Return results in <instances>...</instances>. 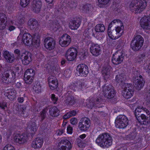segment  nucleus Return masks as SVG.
I'll use <instances>...</instances> for the list:
<instances>
[{"label":"nucleus","mask_w":150,"mask_h":150,"mask_svg":"<svg viewBox=\"0 0 150 150\" xmlns=\"http://www.w3.org/2000/svg\"><path fill=\"white\" fill-rule=\"evenodd\" d=\"M35 74L34 70L33 69H28L26 71L24 75L34 77Z\"/></svg>","instance_id":"nucleus-41"},{"label":"nucleus","mask_w":150,"mask_h":150,"mask_svg":"<svg viewBox=\"0 0 150 150\" xmlns=\"http://www.w3.org/2000/svg\"><path fill=\"white\" fill-rule=\"evenodd\" d=\"M98 6L100 7H103L108 4L110 0H97Z\"/></svg>","instance_id":"nucleus-42"},{"label":"nucleus","mask_w":150,"mask_h":150,"mask_svg":"<svg viewBox=\"0 0 150 150\" xmlns=\"http://www.w3.org/2000/svg\"><path fill=\"white\" fill-rule=\"evenodd\" d=\"M45 48L49 50L54 49L56 45V41L53 38L47 37L45 38L44 41Z\"/></svg>","instance_id":"nucleus-13"},{"label":"nucleus","mask_w":150,"mask_h":150,"mask_svg":"<svg viewBox=\"0 0 150 150\" xmlns=\"http://www.w3.org/2000/svg\"><path fill=\"white\" fill-rule=\"evenodd\" d=\"M72 147V144L69 141L63 139L58 143L57 150H71Z\"/></svg>","instance_id":"nucleus-11"},{"label":"nucleus","mask_w":150,"mask_h":150,"mask_svg":"<svg viewBox=\"0 0 150 150\" xmlns=\"http://www.w3.org/2000/svg\"><path fill=\"white\" fill-rule=\"evenodd\" d=\"M115 29H114L115 30L119 38L120 37L123 33L124 28L123 26H119L118 27H115Z\"/></svg>","instance_id":"nucleus-37"},{"label":"nucleus","mask_w":150,"mask_h":150,"mask_svg":"<svg viewBox=\"0 0 150 150\" xmlns=\"http://www.w3.org/2000/svg\"><path fill=\"white\" fill-rule=\"evenodd\" d=\"M112 139L108 133H103L100 134L96 138V143L101 147H108L112 144Z\"/></svg>","instance_id":"nucleus-3"},{"label":"nucleus","mask_w":150,"mask_h":150,"mask_svg":"<svg viewBox=\"0 0 150 150\" xmlns=\"http://www.w3.org/2000/svg\"><path fill=\"white\" fill-rule=\"evenodd\" d=\"M16 28V27L15 26L12 25H10L8 27V30L11 32L15 30Z\"/></svg>","instance_id":"nucleus-57"},{"label":"nucleus","mask_w":150,"mask_h":150,"mask_svg":"<svg viewBox=\"0 0 150 150\" xmlns=\"http://www.w3.org/2000/svg\"><path fill=\"white\" fill-rule=\"evenodd\" d=\"M81 23V21L79 18H74L70 21L69 24V27L72 30H75L79 27Z\"/></svg>","instance_id":"nucleus-25"},{"label":"nucleus","mask_w":150,"mask_h":150,"mask_svg":"<svg viewBox=\"0 0 150 150\" xmlns=\"http://www.w3.org/2000/svg\"><path fill=\"white\" fill-rule=\"evenodd\" d=\"M71 41L70 35L65 33L60 37L59 39V45L63 48H66L69 46Z\"/></svg>","instance_id":"nucleus-9"},{"label":"nucleus","mask_w":150,"mask_h":150,"mask_svg":"<svg viewBox=\"0 0 150 150\" xmlns=\"http://www.w3.org/2000/svg\"><path fill=\"white\" fill-rule=\"evenodd\" d=\"M65 128H62L58 129L56 131V134L57 135H62L65 131Z\"/></svg>","instance_id":"nucleus-53"},{"label":"nucleus","mask_w":150,"mask_h":150,"mask_svg":"<svg viewBox=\"0 0 150 150\" xmlns=\"http://www.w3.org/2000/svg\"><path fill=\"white\" fill-rule=\"evenodd\" d=\"M48 81L49 87L51 90H54L57 88L58 82L55 77L52 76H50L48 77Z\"/></svg>","instance_id":"nucleus-23"},{"label":"nucleus","mask_w":150,"mask_h":150,"mask_svg":"<svg viewBox=\"0 0 150 150\" xmlns=\"http://www.w3.org/2000/svg\"><path fill=\"white\" fill-rule=\"evenodd\" d=\"M49 112L50 115L52 117H56L59 115V110L56 107L51 108L49 110Z\"/></svg>","instance_id":"nucleus-31"},{"label":"nucleus","mask_w":150,"mask_h":150,"mask_svg":"<svg viewBox=\"0 0 150 150\" xmlns=\"http://www.w3.org/2000/svg\"><path fill=\"white\" fill-rule=\"evenodd\" d=\"M143 69L148 74H150V63L149 65H147L146 63L144 64V66H142Z\"/></svg>","instance_id":"nucleus-49"},{"label":"nucleus","mask_w":150,"mask_h":150,"mask_svg":"<svg viewBox=\"0 0 150 150\" xmlns=\"http://www.w3.org/2000/svg\"><path fill=\"white\" fill-rule=\"evenodd\" d=\"M43 142V140L42 138L37 137L32 142L31 146L34 149H39L42 146Z\"/></svg>","instance_id":"nucleus-22"},{"label":"nucleus","mask_w":150,"mask_h":150,"mask_svg":"<svg viewBox=\"0 0 150 150\" xmlns=\"http://www.w3.org/2000/svg\"><path fill=\"white\" fill-rule=\"evenodd\" d=\"M102 73L105 79H107L113 76L112 69L109 65H107L103 67Z\"/></svg>","instance_id":"nucleus-21"},{"label":"nucleus","mask_w":150,"mask_h":150,"mask_svg":"<svg viewBox=\"0 0 150 150\" xmlns=\"http://www.w3.org/2000/svg\"><path fill=\"white\" fill-rule=\"evenodd\" d=\"M14 140L16 143L19 144H23L27 142L28 137L25 134H17L14 136Z\"/></svg>","instance_id":"nucleus-18"},{"label":"nucleus","mask_w":150,"mask_h":150,"mask_svg":"<svg viewBox=\"0 0 150 150\" xmlns=\"http://www.w3.org/2000/svg\"><path fill=\"white\" fill-rule=\"evenodd\" d=\"M85 87V86L84 83H79V85L78 86V88L79 89H81Z\"/></svg>","instance_id":"nucleus-60"},{"label":"nucleus","mask_w":150,"mask_h":150,"mask_svg":"<svg viewBox=\"0 0 150 150\" xmlns=\"http://www.w3.org/2000/svg\"><path fill=\"white\" fill-rule=\"evenodd\" d=\"M34 91L36 93H39L41 91V84L39 82H36L34 84L33 87Z\"/></svg>","instance_id":"nucleus-34"},{"label":"nucleus","mask_w":150,"mask_h":150,"mask_svg":"<svg viewBox=\"0 0 150 150\" xmlns=\"http://www.w3.org/2000/svg\"><path fill=\"white\" fill-rule=\"evenodd\" d=\"M18 101L19 102L22 103L24 101L23 98V97H20L18 98Z\"/></svg>","instance_id":"nucleus-64"},{"label":"nucleus","mask_w":150,"mask_h":150,"mask_svg":"<svg viewBox=\"0 0 150 150\" xmlns=\"http://www.w3.org/2000/svg\"><path fill=\"white\" fill-rule=\"evenodd\" d=\"M124 54L123 52L118 51L113 54L112 58V62L115 64H118L123 61Z\"/></svg>","instance_id":"nucleus-17"},{"label":"nucleus","mask_w":150,"mask_h":150,"mask_svg":"<svg viewBox=\"0 0 150 150\" xmlns=\"http://www.w3.org/2000/svg\"><path fill=\"white\" fill-rule=\"evenodd\" d=\"M24 21L21 20V21H19L18 22H16L15 21H11V23L12 25H16L18 27H20L23 24V23Z\"/></svg>","instance_id":"nucleus-48"},{"label":"nucleus","mask_w":150,"mask_h":150,"mask_svg":"<svg viewBox=\"0 0 150 150\" xmlns=\"http://www.w3.org/2000/svg\"><path fill=\"white\" fill-rule=\"evenodd\" d=\"M3 150H15V149L13 146L10 144H8L4 147Z\"/></svg>","instance_id":"nucleus-46"},{"label":"nucleus","mask_w":150,"mask_h":150,"mask_svg":"<svg viewBox=\"0 0 150 150\" xmlns=\"http://www.w3.org/2000/svg\"><path fill=\"white\" fill-rule=\"evenodd\" d=\"M88 71L87 66L84 64L79 65L76 68V74L80 76H86L88 74Z\"/></svg>","instance_id":"nucleus-16"},{"label":"nucleus","mask_w":150,"mask_h":150,"mask_svg":"<svg viewBox=\"0 0 150 150\" xmlns=\"http://www.w3.org/2000/svg\"><path fill=\"white\" fill-rule=\"evenodd\" d=\"M33 4V10L34 12L39 13L41 10L42 3L40 0H34Z\"/></svg>","instance_id":"nucleus-27"},{"label":"nucleus","mask_w":150,"mask_h":150,"mask_svg":"<svg viewBox=\"0 0 150 150\" xmlns=\"http://www.w3.org/2000/svg\"><path fill=\"white\" fill-rule=\"evenodd\" d=\"M51 99L55 103L57 101L58 98L54 94H52L51 95Z\"/></svg>","instance_id":"nucleus-55"},{"label":"nucleus","mask_w":150,"mask_h":150,"mask_svg":"<svg viewBox=\"0 0 150 150\" xmlns=\"http://www.w3.org/2000/svg\"><path fill=\"white\" fill-rule=\"evenodd\" d=\"M4 56L5 59L8 62H12L14 59L13 55H11L7 51L4 52Z\"/></svg>","instance_id":"nucleus-33"},{"label":"nucleus","mask_w":150,"mask_h":150,"mask_svg":"<svg viewBox=\"0 0 150 150\" xmlns=\"http://www.w3.org/2000/svg\"><path fill=\"white\" fill-rule=\"evenodd\" d=\"M28 24L30 28L33 29H38V22L35 19L33 18L30 19L28 21Z\"/></svg>","instance_id":"nucleus-30"},{"label":"nucleus","mask_w":150,"mask_h":150,"mask_svg":"<svg viewBox=\"0 0 150 150\" xmlns=\"http://www.w3.org/2000/svg\"><path fill=\"white\" fill-rule=\"evenodd\" d=\"M70 121L71 124L73 125H76L78 122L77 119L75 117L72 118Z\"/></svg>","instance_id":"nucleus-56"},{"label":"nucleus","mask_w":150,"mask_h":150,"mask_svg":"<svg viewBox=\"0 0 150 150\" xmlns=\"http://www.w3.org/2000/svg\"><path fill=\"white\" fill-rule=\"evenodd\" d=\"M144 39L141 35H137L135 36L132 40L131 47L132 50L135 51L140 50L143 46Z\"/></svg>","instance_id":"nucleus-6"},{"label":"nucleus","mask_w":150,"mask_h":150,"mask_svg":"<svg viewBox=\"0 0 150 150\" xmlns=\"http://www.w3.org/2000/svg\"><path fill=\"white\" fill-rule=\"evenodd\" d=\"M133 80L134 85L137 89L140 90L144 86V82L142 76H137L134 78Z\"/></svg>","instance_id":"nucleus-24"},{"label":"nucleus","mask_w":150,"mask_h":150,"mask_svg":"<svg viewBox=\"0 0 150 150\" xmlns=\"http://www.w3.org/2000/svg\"><path fill=\"white\" fill-rule=\"evenodd\" d=\"M105 30V27L103 24L97 25L95 27V30L96 32H103Z\"/></svg>","instance_id":"nucleus-38"},{"label":"nucleus","mask_w":150,"mask_h":150,"mask_svg":"<svg viewBox=\"0 0 150 150\" xmlns=\"http://www.w3.org/2000/svg\"><path fill=\"white\" fill-rule=\"evenodd\" d=\"M80 9L82 12L88 13L91 11L92 7L91 4H87L81 6Z\"/></svg>","instance_id":"nucleus-29"},{"label":"nucleus","mask_w":150,"mask_h":150,"mask_svg":"<svg viewBox=\"0 0 150 150\" xmlns=\"http://www.w3.org/2000/svg\"><path fill=\"white\" fill-rule=\"evenodd\" d=\"M65 102L67 105H71L74 104L75 101L73 97L69 96L65 100Z\"/></svg>","instance_id":"nucleus-44"},{"label":"nucleus","mask_w":150,"mask_h":150,"mask_svg":"<svg viewBox=\"0 0 150 150\" xmlns=\"http://www.w3.org/2000/svg\"><path fill=\"white\" fill-rule=\"evenodd\" d=\"M7 23L6 16L3 13H0V29L2 30L5 28Z\"/></svg>","instance_id":"nucleus-28"},{"label":"nucleus","mask_w":150,"mask_h":150,"mask_svg":"<svg viewBox=\"0 0 150 150\" xmlns=\"http://www.w3.org/2000/svg\"><path fill=\"white\" fill-rule=\"evenodd\" d=\"M144 60L142 59L141 58H140V57L138 56L137 59V62L139 63V64H142Z\"/></svg>","instance_id":"nucleus-58"},{"label":"nucleus","mask_w":150,"mask_h":150,"mask_svg":"<svg viewBox=\"0 0 150 150\" xmlns=\"http://www.w3.org/2000/svg\"><path fill=\"white\" fill-rule=\"evenodd\" d=\"M125 80V77L124 74H120L116 76L115 80L117 82L121 83Z\"/></svg>","instance_id":"nucleus-40"},{"label":"nucleus","mask_w":150,"mask_h":150,"mask_svg":"<svg viewBox=\"0 0 150 150\" xmlns=\"http://www.w3.org/2000/svg\"><path fill=\"white\" fill-rule=\"evenodd\" d=\"M115 124L117 128H125L128 124V120L127 117L124 115H120L117 116L115 121Z\"/></svg>","instance_id":"nucleus-10"},{"label":"nucleus","mask_w":150,"mask_h":150,"mask_svg":"<svg viewBox=\"0 0 150 150\" xmlns=\"http://www.w3.org/2000/svg\"><path fill=\"white\" fill-rule=\"evenodd\" d=\"M141 26L143 29L146 30L150 29V16H144L140 20Z\"/></svg>","instance_id":"nucleus-19"},{"label":"nucleus","mask_w":150,"mask_h":150,"mask_svg":"<svg viewBox=\"0 0 150 150\" xmlns=\"http://www.w3.org/2000/svg\"><path fill=\"white\" fill-rule=\"evenodd\" d=\"M17 93L14 89H11L6 90L4 93V95L11 100H13L16 98Z\"/></svg>","instance_id":"nucleus-26"},{"label":"nucleus","mask_w":150,"mask_h":150,"mask_svg":"<svg viewBox=\"0 0 150 150\" xmlns=\"http://www.w3.org/2000/svg\"><path fill=\"white\" fill-rule=\"evenodd\" d=\"M142 110H143L147 114L149 113V110L146 108L143 107L138 106L136 108L134 112L137 120L141 124L145 125H150V115L149 116V120L146 118V115L144 114H142L140 116H138L139 113Z\"/></svg>","instance_id":"nucleus-4"},{"label":"nucleus","mask_w":150,"mask_h":150,"mask_svg":"<svg viewBox=\"0 0 150 150\" xmlns=\"http://www.w3.org/2000/svg\"><path fill=\"white\" fill-rule=\"evenodd\" d=\"M34 77L31 76H24V80L25 82L27 84H31L33 81Z\"/></svg>","instance_id":"nucleus-43"},{"label":"nucleus","mask_w":150,"mask_h":150,"mask_svg":"<svg viewBox=\"0 0 150 150\" xmlns=\"http://www.w3.org/2000/svg\"><path fill=\"white\" fill-rule=\"evenodd\" d=\"M16 88H20L22 87V84L20 82H17L16 84Z\"/></svg>","instance_id":"nucleus-61"},{"label":"nucleus","mask_w":150,"mask_h":150,"mask_svg":"<svg viewBox=\"0 0 150 150\" xmlns=\"http://www.w3.org/2000/svg\"><path fill=\"white\" fill-rule=\"evenodd\" d=\"M145 56V54L144 53H143L139 55V56L140 57V58H141L144 60Z\"/></svg>","instance_id":"nucleus-63"},{"label":"nucleus","mask_w":150,"mask_h":150,"mask_svg":"<svg viewBox=\"0 0 150 150\" xmlns=\"http://www.w3.org/2000/svg\"><path fill=\"white\" fill-rule=\"evenodd\" d=\"M86 137V135L85 134H83L81 135H80L79 136V137L80 138L83 139L85 138Z\"/></svg>","instance_id":"nucleus-62"},{"label":"nucleus","mask_w":150,"mask_h":150,"mask_svg":"<svg viewBox=\"0 0 150 150\" xmlns=\"http://www.w3.org/2000/svg\"><path fill=\"white\" fill-rule=\"evenodd\" d=\"M147 6L145 0H133L129 4V8L132 13L137 14L143 11Z\"/></svg>","instance_id":"nucleus-2"},{"label":"nucleus","mask_w":150,"mask_h":150,"mask_svg":"<svg viewBox=\"0 0 150 150\" xmlns=\"http://www.w3.org/2000/svg\"><path fill=\"white\" fill-rule=\"evenodd\" d=\"M0 107L3 109H5L7 107L6 103H0Z\"/></svg>","instance_id":"nucleus-59"},{"label":"nucleus","mask_w":150,"mask_h":150,"mask_svg":"<svg viewBox=\"0 0 150 150\" xmlns=\"http://www.w3.org/2000/svg\"><path fill=\"white\" fill-rule=\"evenodd\" d=\"M19 58L21 60L22 64L25 65L29 64L32 61L31 54L27 51L22 53L19 55Z\"/></svg>","instance_id":"nucleus-14"},{"label":"nucleus","mask_w":150,"mask_h":150,"mask_svg":"<svg viewBox=\"0 0 150 150\" xmlns=\"http://www.w3.org/2000/svg\"><path fill=\"white\" fill-rule=\"evenodd\" d=\"M77 49L74 47H71L68 48L65 53V57L69 61H72L76 58L77 55Z\"/></svg>","instance_id":"nucleus-8"},{"label":"nucleus","mask_w":150,"mask_h":150,"mask_svg":"<svg viewBox=\"0 0 150 150\" xmlns=\"http://www.w3.org/2000/svg\"><path fill=\"white\" fill-rule=\"evenodd\" d=\"M76 114V111L72 110L69 111L65 114L63 116V119H66L71 117L75 116Z\"/></svg>","instance_id":"nucleus-39"},{"label":"nucleus","mask_w":150,"mask_h":150,"mask_svg":"<svg viewBox=\"0 0 150 150\" xmlns=\"http://www.w3.org/2000/svg\"><path fill=\"white\" fill-rule=\"evenodd\" d=\"M18 40H21L25 45L35 47H38L40 43V39L38 35L35 36L33 39L32 36L29 33H21L18 37Z\"/></svg>","instance_id":"nucleus-1"},{"label":"nucleus","mask_w":150,"mask_h":150,"mask_svg":"<svg viewBox=\"0 0 150 150\" xmlns=\"http://www.w3.org/2000/svg\"><path fill=\"white\" fill-rule=\"evenodd\" d=\"M20 69L18 67H17L15 68L16 72L12 71L10 76L9 74L5 72L3 74L2 80L3 81L6 83L14 82L15 81L16 76V73L19 74Z\"/></svg>","instance_id":"nucleus-7"},{"label":"nucleus","mask_w":150,"mask_h":150,"mask_svg":"<svg viewBox=\"0 0 150 150\" xmlns=\"http://www.w3.org/2000/svg\"><path fill=\"white\" fill-rule=\"evenodd\" d=\"M114 26L115 27H118L123 26L122 22L118 19H115L112 21L110 24L109 27Z\"/></svg>","instance_id":"nucleus-36"},{"label":"nucleus","mask_w":150,"mask_h":150,"mask_svg":"<svg viewBox=\"0 0 150 150\" xmlns=\"http://www.w3.org/2000/svg\"><path fill=\"white\" fill-rule=\"evenodd\" d=\"M134 93L132 86L129 84H125V88L122 91V96L126 99H129L132 96Z\"/></svg>","instance_id":"nucleus-12"},{"label":"nucleus","mask_w":150,"mask_h":150,"mask_svg":"<svg viewBox=\"0 0 150 150\" xmlns=\"http://www.w3.org/2000/svg\"><path fill=\"white\" fill-rule=\"evenodd\" d=\"M48 108H44L41 112L39 117L40 118L41 120H43L45 117L46 115V113L48 111Z\"/></svg>","instance_id":"nucleus-45"},{"label":"nucleus","mask_w":150,"mask_h":150,"mask_svg":"<svg viewBox=\"0 0 150 150\" xmlns=\"http://www.w3.org/2000/svg\"><path fill=\"white\" fill-rule=\"evenodd\" d=\"M103 92L102 93L99 95L98 98H97L98 101L102 98L103 94L104 96L109 99L113 98L115 95V90L109 84H106L103 86Z\"/></svg>","instance_id":"nucleus-5"},{"label":"nucleus","mask_w":150,"mask_h":150,"mask_svg":"<svg viewBox=\"0 0 150 150\" xmlns=\"http://www.w3.org/2000/svg\"><path fill=\"white\" fill-rule=\"evenodd\" d=\"M93 36L96 37L97 39L99 40H103L105 37V35L102 34H98L96 36L94 34H93Z\"/></svg>","instance_id":"nucleus-52"},{"label":"nucleus","mask_w":150,"mask_h":150,"mask_svg":"<svg viewBox=\"0 0 150 150\" xmlns=\"http://www.w3.org/2000/svg\"><path fill=\"white\" fill-rule=\"evenodd\" d=\"M28 127L30 129V133L32 135L35 133L38 128L35 122L30 123Z\"/></svg>","instance_id":"nucleus-35"},{"label":"nucleus","mask_w":150,"mask_h":150,"mask_svg":"<svg viewBox=\"0 0 150 150\" xmlns=\"http://www.w3.org/2000/svg\"><path fill=\"white\" fill-rule=\"evenodd\" d=\"M147 96L145 104L149 107H150V90L147 93Z\"/></svg>","instance_id":"nucleus-51"},{"label":"nucleus","mask_w":150,"mask_h":150,"mask_svg":"<svg viewBox=\"0 0 150 150\" xmlns=\"http://www.w3.org/2000/svg\"><path fill=\"white\" fill-rule=\"evenodd\" d=\"M77 143L78 146L80 148H84L86 146V144L84 143L83 141L79 139L77 140Z\"/></svg>","instance_id":"nucleus-47"},{"label":"nucleus","mask_w":150,"mask_h":150,"mask_svg":"<svg viewBox=\"0 0 150 150\" xmlns=\"http://www.w3.org/2000/svg\"><path fill=\"white\" fill-rule=\"evenodd\" d=\"M67 133L68 134H71L73 132V128L70 126V125H69L67 127Z\"/></svg>","instance_id":"nucleus-54"},{"label":"nucleus","mask_w":150,"mask_h":150,"mask_svg":"<svg viewBox=\"0 0 150 150\" xmlns=\"http://www.w3.org/2000/svg\"><path fill=\"white\" fill-rule=\"evenodd\" d=\"M89 50L91 54L95 57L98 56L101 53L100 47L98 44L91 43L89 47Z\"/></svg>","instance_id":"nucleus-15"},{"label":"nucleus","mask_w":150,"mask_h":150,"mask_svg":"<svg viewBox=\"0 0 150 150\" xmlns=\"http://www.w3.org/2000/svg\"><path fill=\"white\" fill-rule=\"evenodd\" d=\"M116 31L114 29L111 30L110 28H108V34L109 37L112 39L115 40L119 38Z\"/></svg>","instance_id":"nucleus-32"},{"label":"nucleus","mask_w":150,"mask_h":150,"mask_svg":"<svg viewBox=\"0 0 150 150\" xmlns=\"http://www.w3.org/2000/svg\"><path fill=\"white\" fill-rule=\"evenodd\" d=\"M90 126V121L87 118L82 119L79 123V127L80 130L85 131L87 130Z\"/></svg>","instance_id":"nucleus-20"},{"label":"nucleus","mask_w":150,"mask_h":150,"mask_svg":"<svg viewBox=\"0 0 150 150\" xmlns=\"http://www.w3.org/2000/svg\"><path fill=\"white\" fill-rule=\"evenodd\" d=\"M30 0H21L20 4L23 7H26L29 4Z\"/></svg>","instance_id":"nucleus-50"}]
</instances>
